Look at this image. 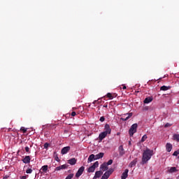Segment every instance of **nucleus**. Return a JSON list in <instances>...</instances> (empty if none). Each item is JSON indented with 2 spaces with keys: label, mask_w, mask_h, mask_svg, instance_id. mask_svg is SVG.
Wrapping results in <instances>:
<instances>
[{
  "label": "nucleus",
  "mask_w": 179,
  "mask_h": 179,
  "mask_svg": "<svg viewBox=\"0 0 179 179\" xmlns=\"http://www.w3.org/2000/svg\"><path fill=\"white\" fill-rule=\"evenodd\" d=\"M173 140L176 141V142H179V134H173Z\"/></svg>",
  "instance_id": "obj_25"
},
{
  "label": "nucleus",
  "mask_w": 179,
  "mask_h": 179,
  "mask_svg": "<svg viewBox=\"0 0 179 179\" xmlns=\"http://www.w3.org/2000/svg\"><path fill=\"white\" fill-rule=\"evenodd\" d=\"M137 163H138V159H134L131 162H130V164H129V167L130 168L135 167Z\"/></svg>",
  "instance_id": "obj_14"
},
{
  "label": "nucleus",
  "mask_w": 179,
  "mask_h": 179,
  "mask_svg": "<svg viewBox=\"0 0 179 179\" xmlns=\"http://www.w3.org/2000/svg\"><path fill=\"white\" fill-rule=\"evenodd\" d=\"M97 167H99V162H95L94 164L91 166L88 170L87 172L88 173H94V171L96 170V169H97Z\"/></svg>",
  "instance_id": "obj_4"
},
{
  "label": "nucleus",
  "mask_w": 179,
  "mask_h": 179,
  "mask_svg": "<svg viewBox=\"0 0 179 179\" xmlns=\"http://www.w3.org/2000/svg\"><path fill=\"white\" fill-rule=\"evenodd\" d=\"M132 113H126L124 115V116L125 117L126 115H127V117H124V116L121 118L122 121H128L129 119L131 118V117H132Z\"/></svg>",
  "instance_id": "obj_7"
},
{
  "label": "nucleus",
  "mask_w": 179,
  "mask_h": 179,
  "mask_svg": "<svg viewBox=\"0 0 179 179\" xmlns=\"http://www.w3.org/2000/svg\"><path fill=\"white\" fill-rule=\"evenodd\" d=\"M55 160L56 162H60L59 157H58V156H56V157H55Z\"/></svg>",
  "instance_id": "obj_37"
},
{
  "label": "nucleus",
  "mask_w": 179,
  "mask_h": 179,
  "mask_svg": "<svg viewBox=\"0 0 179 179\" xmlns=\"http://www.w3.org/2000/svg\"><path fill=\"white\" fill-rule=\"evenodd\" d=\"M106 164V166H111L113 164V159H110L109 162H108Z\"/></svg>",
  "instance_id": "obj_32"
},
{
  "label": "nucleus",
  "mask_w": 179,
  "mask_h": 179,
  "mask_svg": "<svg viewBox=\"0 0 179 179\" xmlns=\"http://www.w3.org/2000/svg\"><path fill=\"white\" fill-rule=\"evenodd\" d=\"M41 170L42 171H43V173H47V170H48V165H44L41 167Z\"/></svg>",
  "instance_id": "obj_24"
},
{
  "label": "nucleus",
  "mask_w": 179,
  "mask_h": 179,
  "mask_svg": "<svg viewBox=\"0 0 179 179\" xmlns=\"http://www.w3.org/2000/svg\"><path fill=\"white\" fill-rule=\"evenodd\" d=\"M113 171L114 170L113 169H109L108 171L104 173L101 179H108L111 174H113Z\"/></svg>",
  "instance_id": "obj_3"
},
{
  "label": "nucleus",
  "mask_w": 179,
  "mask_h": 179,
  "mask_svg": "<svg viewBox=\"0 0 179 179\" xmlns=\"http://www.w3.org/2000/svg\"><path fill=\"white\" fill-rule=\"evenodd\" d=\"M69 164H71V166H75L76 164V159L75 158H71L68 160Z\"/></svg>",
  "instance_id": "obj_16"
},
{
  "label": "nucleus",
  "mask_w": 179,
  "mask_h": 179,
  "mask_svg": "<svg viewBox=\"0 0 179 179\" xmlns=\"http://www.w3.org/2000/svg\"><path fill=\"white\" fill-rule=\"evenodd\" d=\"M171 86H166V85H163L160 87V90H162L163 92H166L167 90H169V89H171Z\"/></svg>",
  "instance_id": "obj_21"
},
{
  "label": "nucleus",
  "mask_w": 179,
  "mask_h": 179,
  "mask_svg": "<svg viewBox=\"0 0 179 179\" xmlns=\"http://www.w3.org/2000/svg\"><path fill=\"white\" fill-rule=\"evenodd\" d=\"M103 107L107 108V105H104Z\"/></svg>",
  "instance_id": "obj_43"
},
{
  "label": "nucleus",
  "mask_w": 179,
  "mask_h": 179,
  "mask_svg": "<svg viewBox=\"0 0 179 179\" xmlns=\"http://www.w3.org/2000/svg\"><path fill=\"white\" fill-rule=\"evenodd\" d=\"M169 127H171V124H170V123H166V124L164 125V128H169Z\"/></svg>",
  "instance_id": "obj_36"
},
{
  "label": "nucleus",
  "mask_w": 179,
  "mask_h": 179,
  "mask_svg": "<svg viewBox=\"0 0 179 179\" xmlns=\"http://www.w3.org/2000/svg\"><path fill=\"white\" fill-rule=\"evenodd\" d=\"M118 149H119L120 156H124V155H125V151L124 150V147L122 145H120Z\"/></svg>",
  "instance_id": "obj_15"
},
{
  "label": "nucleus",
  "mask_w": 179,
  "mask_h": 179,
  "mask_svg": "<svg viewBox=\"0 0 179 179\" xmlns=\"http://www.w3.org/2000/svg\"><path fill=\"white\" fill-rule=\"evenodd\" d=\"M26 173H27V174H31V173H33V169H28L26 171Z\"/></svg>",
  "instance_id": "obj_30"
},
{
  "label": "nucleus",
  "mask_w": 179,
  "mask_h": 179,
  "mask_svg": "<svg viewBox=\"0 0 179 179\" xmlns=\"http://www.w3.org/2000/svg\"><path fill=\"white\" fill-rule=\"evenodd\" d=\"M129 170L128 169H125L124 172L122 174L121 179H127L128 178V173Z\"/></svg>",
  "instance_id": "obj_13"
},
{
  "label": "nucleus",
  "mask_w": 179,
  "mask_h": 179,
  "mask_svg": "<svg viewBox=\"0 0 179 179\" xmlns=\"http://www.w3.org/2000/svg\"><path fill=\"white\" fill-rule=\"evenodd\" d=\"M152 156H153V150L149 149L145 150L143 153V164L148 163V162H149V160H150V159L152 158Z\"/></svg>",
  "instance_id": "obj_1"
},
{
  "label": "nucleus",
  "mask_w": 179,
  "mask_h": 179,
  "mask_svg": "<svg viewBox=\"0 0 179 179\" xmlns=\"http://www.w3.org/2000/svg\"><path fill=\"white\" fill-rule=\"evenodd\" d=\"M105 131L103 132H106L108 134H111V129L110 128V124H106L104 127Z\"/></svg>",
  "instance_id": "obj_12"
},
{
  "label": "nucleus",
  "mask_w": 179,
  "mask_h": 179,
  "mask_svg": "<svg viewBox=\"0 0 179 179\" xmlns=\"http://www.w3.org/2000/svg\"><path fill=\"white\" fill-rule=\"evenodd\" d=\"M83 171H85V166H81L80 168H79L78 171H77V173H76V177L77 178H79V177L83 174Z\"/></svg>",
  "instance_id": "obj_6"
},
{
  "label": "nucleus",
  "mask_w": 179,
  "mask_h": 179,
  "mask_svg": "<svg viewBox=\"0 0 179 179\" xmlns=\"http://www.w3.org/2000/svg\"><path fill=\"white\" fill-rule=\"evenodd\" d=\"M20 131H22L23 134H26V132H27V129H25L24 127H22L20 128Z\"/></svg>",
  "instance_id": "obj_29"
},
{
  "label": "nucleus",
  "mask_w": 179,
  "mask_h": 179,
  "mask_svg": "<svg viewBox=\"0 0 179 179\" xmlns=\"http://www.w3.org/2000/svg\"><path fill=\"white\" fill-rule=\"evenodd\" d=\"M138 129V124H133L130 129H129V134L130 136H134V134H136V130Z\"/></svg>",
  "instance_id": "obj_2"
},
{
  "label": "nucleus",
  "mask_w": 179,
  "mask_h": 179,
  "mask_svg": "<svg viewBox=\"0 0 179 179\" xmlns=\"http://www.w3.org/2000/svg\"><path fill=\"white\" fill-rule=\"evenodd\" d=\"M71 150V147L67 146V147H64L62 149L61 153L62 155H66V153H68V152H69Z\"/></svg>",
  "instance_id": "obj_9"
},
{
  "label": "nucleus",
  "mask_w": 179,
  "mask_h": 179,
  "mask_svg": "<svg viewBox=\"0 0 179 179\" xmlns=\"http://www.w3.org/2000/svg\"><path fill=\"white\" fill-rule=\"evenodd\" d=\"M104 156L103 152H100L98 155H95V159L99 160V159H102V157Z\"/></svg>",
  "instance_id": "obj_22"
},
{
  "label": "nucleus",
  "mask_w": 179,
  "mask_h": 179,
  "mask_svg": "<svg viewBox=\"0 0 179 179\" xmlns=\"http://www.w3.org/2000/svg\"><path fill=\"white\" fill-rule=\"evenodd\" d=\"M106 96H107V97L108 98V99H110V100H113V94H111V93H108L107 94H106Z\"/></svg>",
  "instance_id": "obj_26"
},
{
  "label": "nucleus",
  "mask_w": 179,
  "mask_h": 179,
  "mask_svg": "<svg viewBox=\"0 0 179 179\" xmlns=\"http://www.w3.org/2000/svg\"><path fill=\"white\" fill-rule=\"evenodd\" d=\"M75 115H76V112L73 111L71 113V116L72 117H75Z\"/></svg>",
  "instance_id": "obj_38"
},
{
  "label": "nucleus",
  "mask_w": 179,
  "mask_h": 179,
  "mask_svg": "<svg viewBox=\"0 0 179 179\" xmlns=\"http://www.w3.org/2000/svg\"><path fill=\"white\" fill-rule=\"evenodd\" d=\"M112 96H113V97L114 99V97H117V96H118V95L117 94H112Z\"/></svg>",
  "instance_id": "obj_41"
},
{
  "label": "nucleus",
  "mask_w": 179,
  "mask_h": 179,
  "mask_svg": "<svg viewBox=\"0 0 179 179\" xmlns=\"http://www.w3.org/2000/svg\"><path fill=\"white\" fill-rule=\"evenodd\" d=\"M93 160H96V157L94 154H92L89 156L88 157V163H92V162H93Z\"/></svg>",
  "instance_id": "obj_19"
},
{
  "label": "nucleus",
  "mask_w": 179,
  "mask_h": 179,
  "mask_svg": "<svg viewBox=\"0 0 179 179\" xmlns=\"http://www.w3.org/2000/svg\"><path fill=\"white\" fill-rule=\"evenodd\" d=\"M106 118L104 117V116H102L100 117L99 121H101V122H104Z\"/></svg>",
  "instance_id": "obj_33"
},
{
  "label": "nucleus",
  "mask_w": 179,
  "mask_h": 179,
  "mask_svg": "<svg viewBox=\"0 0 179 179\" xmlns=\"http://www.w3.org/2000/svg\"><path fill=\"white\" fill-rule=\"evenodd\" d=\"M122 86H123L122 90H125V89H127V86H125V85H122Z\"/></svg>",
  "instance_id": "obj_40"
},
{
  "label": "nucleus",
  "mask_w": 179,
  "mask_h": 179,
  "mask_svg": "<svg viewBox=\"0 0 179 179\" xmlns=\"http://www.w3.org/2000/svg\"><path fill=\"white\" fill-rule=\"evenodd\" d=\"M25 152L30 153V148L29 147H25Z\"/></svg>",
  "instance_id": "obj_35"
},
{
  "label": "nucleus",
  "mask_w": 179,
  "mask_h": 179,
  "mask_svg": "<svg viewBox=\"0 0 179 179\" xmlns=\"http://www.w3.org/2000/svg\"><path fill=\"white\" fill-rule=\"evenodd\" d=\"M107 135H108V134H106L105 131L101 132L99 136V139L100 142H101V141H103V139H104V138H106V136H107Z\"/></svg>",
  "instance_id": "obj_11"
},
{
  "label": "nucleus",
  "mask_w": 179,
  "mask_h": 179,
  "mask_svg": "<svg viewBox=\"0 0 179 179\" xmlns=\"http://www.w3.org/2000/svg\"><path fill=\"white\" fill-rule=\"evenodd\" d=\"M48 146H50V143H45L43 145L44 149H48Z\"/></svg>",
  "instance_id": "obj_31"
},
{
  "label": "nucleus",
  "mask_w": 179,
  "mask_h": 179,
  "mask_svg": "<svg viewBox=\"0 0 179 179\" xmlns=\"http://www.w3.org/2000/svg\"><path fill=\"white\" fill-rule=\"evenodd\" d=\"M151 101H153V98L152 97H147L145 99L143 103L145 104H149V103H151Z\"/></svg>",
  "instance_id": "obj_20"
},
{
  "label": "nucleus",
  "mask_w": 179,
  "mask_h": 179,
  "mask_svg": "<svg viewBox=\"0 0 179 179\" xmlns=\"http://www.w3.org/2000/svg\"><path fill=\"white\" fill-rule=\"evenodd\" d=\"M96 178H94H94L92 179H96Z\"/></svg>",
  "instance_id": "obj_46"
},
{
  "label": "nucleus",
  "mask_w": 179,
  "mask_h": 179,
  "mask_svg": "<svg viewBox=\"0 0 179 179\" xmlns=\"http://www.w3.org/2000/svg\"><path fill=\"white\" fill-rule=\"evenodd\" d=\"M166 149L167 152H170V151L173 149V145H171L170 143H167L166 145Z\"/></svg>",
  "instance_id": "obj_18"
},
{
  "label": "nucleus",
  "mask_w": 179,
  "mask_h": 179,
  "mask_svg": "<svg viewBox=\"0 0 179 179\" xmlns=\"http://www.w3.org/2000/svg\"><path fill=\"white\" fill-rule=\"evenodd\" d=\"M30 160H31L30 156H25V157L22 159V162H23V163H24L25 164H29V163H30Z\"/></svg>",
  "instance_id": "obj_10"
},
{
  "label": "nucleus",
  "mask_w": 179,
  "mask_h": 179,
  "mask_svg": "<svg viewBox=\"0 0 179 179\" xmlns=\"http://www.w3.org/2000/svg\"><path fill=\"white\" fill-rule=\"evenodd\" d=\"M66 169H68V164H63V165H61L59 166H57L55 169V171H55H60V170H66Z\"/></svg>",
  "instance_id": "obj_5"
},
{
  "label": "nucleus",
  "mask_w": 179,
  "mask_h": 179,
  "mask_svg": "<svg viewBox=\"0 0 179 179\" xmlns=\"http://www.w3.org/2000/svg\"><path fill=\"white\" fill-rule=\"evenodd\" d=\"M179 155V150L175 151L173 154V156H178Z\"/></svg>",
  "instance_id": "obj_34"
},
{
  "label": "nucleus",
  "mask_w": 179,
  "mask_h": 179,
  "mask_svg": "<svg viewBox=\"0 0 179 179\" xmlns=\"http://www.w3.org/2000/svg\"><path fill=\"white\" fill-rule=\"evenodd\" d=\"M101 176H103V171H96L94 175V178H100Z\"/></svg>",
  "instance_id": "obj_17"
},
{
  "label": "nucleus",
  "mask_w": 179,
  "mask_h": 179,
  "mask_svg": "<svg viewBox=\"0 0 179 179\" xmlns=\"http://www.w3.org/2000/svg\"><path fill=\"white\" fill-rule=\"evenodd\" d=\"M107 170H108V165L106 164V162L103 163L101 166H100V171H107Z\"/></svg>",
  "instance_id": "obj_8"
},
{
  "label": "nucleus",
  "mask_w": 179,
  "mask_h": 179,
  "mask_svg": "<svg viewBox=\"0 0 179 179\" xmlns=\"http://www.w3.org/2000/svg\"><path fill=\"white\" fill-rule=\"evenodd\" d=\"M96 103H97L96 100L94 101L93 104H96Z\"/></svg>",
  "instance_id": "obj_42"
},
{
  "label": "nucleus",
  "mask_w": 179,
  "mask_h": 179,
  "mask_svg": "<svg viewBox=\"0 0 179 179\" xmlns=\"http://www.w3.org/2000/svg\"><path fill=\"white\" fill-rule=\"evenodd\" d=\"M5 178H8V177L7 176L3 177V179H5Z\"/></svg>",
  "instance_id": "obj_44"
},
{
  "label": "nucleus",
  "mask_w": 179,
  "mask_h": 179,
  "mask_svg": "<svg viewBox=\"0 0 179 179\" xmlns=\"http://www.w3.org/2000/svg\"><path fill=\"white\" fill-rule=\"evenodd\" d=\"M146 139H148V136L144 135V136H143V137L141 138V142L143 143V142H145V141H146Z\"/></svg>",
  "instance_id": "obj_27"
},
{
  "label": "nucleus",
  "mask_w": 179,
  "mask_h": 179,
  "mask_svg": "<svg viewBox=\"0 0 179 179\" xmlns=\"http://www.w3.org/2000/svg\"><path fill=\"white\" fill-rule=\"evenodd\" d=\"M129 145H131V141L129 142Z\"/></svg>",
  "instance_id": "obj_45"
},
{
  "label": "nucleus",
  "mask_w": 179,
  "mask_h": 179,
  "mask_svg": "<svg viewBox=\"0 0 179 179\" xmlns=\"http://www.w3.org/2000/svg\"><path fill=\"white\" fill-rule=\"evenodd\" d=\"M168 179H170V178H168Z\"/></svg>",
  "instance_id": "obj_48"
},
{
  "label": "nucleus",
  "mask_w": 179,
  "mask_h": 179,
  "mask_svg": "<svg viewBox=\"0 0 179 179\" xmlns=\"http://www.w3.org/2000/svg\"><path fill=\"white\" fill-rule=\"evenodd\" d=\"M73 178V173H70L65 179H72Z\"/></svg>",
  "instance_id": "obj_28"
},
{
  "label": "nucleus",
  "mask_w": 179,
  "mask_h": 179,
  "mask_svg": "<svg viewBox=\"0 0 179 179\" xmlns=\"http://www.w3.org/2000/svg\"><path fill=\"white\" fill-rule=\"evenodd\" d=\"M155 179H159V178H156Z\"/></svg>",
  "instance_id": "obj_47"
},
{
  "label": "nucleus",
  "mask_w": 179,
  "mask_h": 179,
  "mask_svg": "<svg viewBox=\"0 0 179 179\" xmlns=\"http://www.w3.org/2000/svg\"><path fill=\"white\" fill-rule=\"evenodd\" d=\"M26 178H27V176H23L20 177V179H26Z\"/></svg>",
  "instance_id": "obj_39"
},
{
  "label": "nucleus",
  "mask_w": 179,
  "mask_h": 179,
  "mask_svg": "<svg viewBox=\"0 0 179 179\" xmlns=\"http://www.w3.org/2000/svg\"><path fill=\"white\" fill-rule=\"evenodd\" d=\"M169 173H176L178 171L177 168H176L175 166L171 167L169 170H168Z\"/></svg>",
  "instance_id": "obj_23"
}]
</instances>
